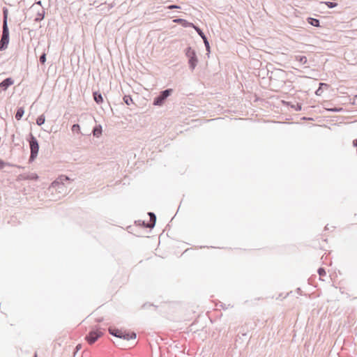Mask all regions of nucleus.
I'll return each mask as SVG.
<instances>
[{
  "label": "nucleus",
  "mask_w": 357,
  "mask_h": 357,
  "mask_svg": "<svg viewBox=\"0 0 357 357\" xmlns=\"http://www.w3.org/2000/svg\"><path fill=\"white\" fill-rule=\"evenodd\" d=\"M70 178L64 175L60 176L56 180L52 183L49 188V191L52 193L58 192L59 195H65L67 192V187L65 182L69 181Z\"/></svg>",
  "instance_id": "obj_1"
},
{
  "label": "nucleus",
  "mask_w": 357,
  "mask_h": 357,
  "mask_svg": "<svg viewBox=\"0 0 357 357\" xmlns=\"http://www.w3.org/2000/svg\"><path fill=\"white\" fill-rule=\"evenodd\" d=\"M3 31L2 36L0 40V50H5L8 47L9 43V30L8 27V10L4 8L3 10Z\"/></svg>",
  "instance_id": "obj_2"
},
{
  "label": "nucleus",
  "mask_w": 357,
  "mask_h": 357,
  "mask_svg": "<svg viewBox=\"0 0 357 357\" xmlns=\"http://www.w3.org/2000/svg\"><path fill=\"white\" fill-rule=\"evenodd\" d=\"M29 146L31 150L29 160L33 161L38 155L39 144L37 139L32 134H30Z\"/></svg>",
  "instance_id": "obj_3"
},
{
  "label": "nucleus",
  "mask_w": 357,
  "mask_h": 357,
  "mask_svg": "<svg viewBox=\"0 0 357 357\" xmlns=\"http://www.w3.org/2000/svg\"><path fill=\"white\" fill-rule=\"evenodd\" d=\"M185 55L188 58L190 68L194 70L198 62L195 51L190 47H188L185 50Z\"/></svg>",
  "instance_id": "obj_4"
},
{
  "label": "nucleus",
  "mask_w": 357,
  "mask_h": 357,
  "mask_svg": "<svg viewBox=\"0 0 357 357\" xmlns=\"http://www.w3.org/2000/svg\"><path fill=\"white\" fill-rule=\"evenodd\" d=\"M148 215L150 217L149 221L148 222H145L144 220H137L135 221V224L138 226L143 227L144 228H153L156 221V216L154 213L149 212Z\"/></svg>",
  "instance_id": "obj_5"
},
{
  "label": "nucleus",
  "mask_w": 357,
  "mask_h": 357,
  "mask_svg": "<svg viewBox=\"0 0 357 357\" xmlns=\"http://www.w3.org/2000/svg\"><path fill=\"white\" fill-rule=\"evenodd\" d=\"M102 335V333L99 330L92 331L89 333V335L86 337V339L88 342L91 344L94 343Z\"/></svg>",
  "instance_id": "obj_6"
},
{
  "label": "nucleus",
  "mask_w": 357,
  "mask_h": 357,
  "mask_svg": "<svg viewBox=\"0 0 357 357\" xmlns=\"http://www.w3.org/2000/svg\"><path fill=\"white\" fill-rule=\"evenodd\" d=\"M173 90L168 89L160 92L158 96V106L162 105L164 101L172 94Z\"/></svg>",
  "instance_id": "obj_7"
},
{
  "label": "nucleus",
  "mask_w": 357,
  "mask_h": 357,
  "mask_svg": "<svg viewBox=\"0 0 357 357\" xmlns=\"http://www.w3.org/2000/svg\"><path fill=\"white\" fill-rule=\"evenodd\" d=\"M13 80L12 78H6L3 81L0 83V87L3 90H6L10 86L13 84Z\"/></svg>",
  "instance_id": "obj_8"
},
{
  "label": "nucleus",
  "mask_w": 357,
  "mask_h": 357,
  "mask_svg": "<svg viewBox=\"0 0 357 357\" xmlns=\"http://www.w3.org/2000/svg\"><path fill=\"white\" fill-rule=\"evenodd\" d=\"M119 338H123V340H132V339L136 338V334L135 333H128L122 331V334L120 335Z\"/></svg>",
  "instance_id": "obj_9"
},
{
  "label": "nucleus",
  "mask_w": 357,
  "mask_h": 357,
  "mask_svg": "<svg viewBox=\"0 0 357 357\" xmlns=\"http://www.w3.org/2000/svg\"><path fill=\"white\" fill-rule=\"evenodd\" d=\"M174 22L176 23L181 24L182 26H183L185 27H192V26L194 25L192 23L186 21L185 20L181 19V18L176 19L174 20Z\"/></svg>",
  "instance_id": "obj_10"
},
{
  "label": "nucleus",
  "mask_w": 357,
  "mask_h": 357,
  "mask_svg": "<svg viewBox=\"0 0 357 357\" xmlns=\"http://www.w3.org/2000/svg\"><path fill=\"white\" fill-rule=\"evenodd\" d=\"M307 22L310 24H311L313 26L319 27V20L315 18L312 17H308Z\"/></svg>",
  "instance_id": "obj_11"
},
{
  "label": "nucleus",
  "mask_w": 357,
  "mask_h": 357,
  "mask_svg": "<svg viewBox=\"0 0 357 357\" xmlns=\"http://www.w3.org/2000/svg\"><path fill=\"white\" fill-rule=\"evenodd\" d=\"M295 59L303 65L307 63V59L305 56L296 55L295 56Z\"/></svg>",
  "instance_id": "obj_12"
},
{
  "label": "nucleus",
  "mask_w": 357,
  "mask_h": 357,
  "mask_svg": "<svg viewBox=\"0 0 357 357\" xmlns=\"http://www.w3.org/2000/svg\"><path fill=\"white\" fill-rule=\"evenodd\" d=\"M45 17V10L43 8L41 9L40 11H38L37 16L35 18L36 22L41 21Z\"/></svg>",
  "instance_id": "obj_13"
},
{
  "label": "nucleus",
  "mask_w": 357,
  "mask_h": 357,
  "mask_svg": "<svg viewBox=\"0 0 357 357\" xmlns=\"http://www.w3.org/2000/svg\"><path fill=\"white\" fill-rule=\"evenodd\" d=\"M93 95L94 100L97 103L99 104V103H101L103 101L102 96V95L100 93L94 92Z\"/></svg>",
  "instance_id": "obj_14"
},
{
  "label": "nucleus",
  "mask_w": 357,
  "mask_h": 357,
  "mask_svg": "<svg viewBox=\"0 0 357 357\" xmlns=\"http://www.w3.org/2000/svg\"><path fill=\"white\" fill-rule=\"evenodd\" d=\"M102 133V127L100 126H96L93 130V134L95 137H98Z\"/></svg>",
  "instance_id": "obj_15"
},
{
  "label": "nucleus",
  "mask_w": 357,
  "mask_h": 357,
  "mask_svg": "<svg viewBox=\"0 0 357 357\" xmlns=\"http://www.w3.org/2000/svg\"><path fill=\"white\" fill-rule=\"evenodd\" d=\"M24 114V110L23 107L18 108L17 110V112L15 114L16 119L17 120L21 119V118L22 117Z\"/></svg>",
  "instance_id": "obj_16"
},
{
  "label": "nucleus",
  "mask_w": 357,
  "mask_h": 357,
  "mask_svg": "<svg viewBox=\"0 0 357 357\" xmlns=\"http://www.w3.org/2000/svg\"><path fill=\"white\" fill-rule=\"evenodd\" d=\"M109 333L114 336H116L117 337H120V335L122 334V331H119L118 329H112L110 328L109 330Z\"/></svg>",
  "instance_id": "obj_17"
},
{
  "label": "nucleus",
  "mask_w": 357,
  "mask_h": 357,
  "mask_svg": "<svg viewBox=\"0 0 357 357\" xmlns=\"http://www.w3.org/2000/svg\"><path fill=\"white\" fill-rule=\"evenodd\" d=\"M45 121V116L43 114L39 116L37 119H36V123L38 125V126H41L43 125Z\"/></svg>",
  "instance_id": "obj_18"
},
{
  "label": "nucleus",
  "mask_w": 357,
  "mask_h": 357,
  "mask_svg": "<svg viewBox=\"0 0 357 357\" xmlns=\"http://www.w3.org/2000/svg\"><path fill=\"white\" fill-rule=\"evenodd\" d=\"M158 8L160 9L159 11H162L163 10V8H168V9H174V8H180V6H176V5H170V6H168L167 7H165V6H159L158 7Z\"/></svg>",
  "instance_id": "obj_19"
},
{
  "label": "nucleus",
  "mask_w": 357,
  "mask_h": 357,
  "mask_svg": "<svg viewBox=\"0 0 357 357\" xmlns=\"http://www.w3.org/2000/svg\"><path fill=\"white\" fill-rule=\"evenodd\" d=\"M123 100L127 105H130L131 103H132V99L129 96H125L123 97Z\"/></svg>",
  "instance_id": "obj_20"
},
{
  "label": "nucleus",
  "mask_w": 357,
  "mask_h": 357,
  "mask_svg": "<svg viewBox=\"0 0 357 357\" xmlns=\"http://www.w3.org/2000/svg\"><path fill=\"white\" fill-rule=\"evenodd\" d=\"M324 3L330 8H335L337 6V3L332 1H326Z\"/></svg>",
  "instance_id": "obj_21"
},
{
  "label": "nucleus",
  "mask_w": 357,
  "mask_h": 357,
  "mask_svg": "<svg viewBox=\"0 0 357 357\" xmlns=\"http://www.w3.org/2000/svg\"><path fill=\"white\" fill-rule=\"evenodd\" d=\"M192 28L195 29V30L197 31V33L199 34L200 37L204 36V33L198 26L193 25Z\"/></svg>",
  "instance_id": "obj_22"
},
{
  "label": "nucleus",
  "mask_w": 357,
  "mask_h": 357,
  "mask_svg": "<svg viewBox=\"0 0 357 357\" xmlns=\"http://www.w3.org/2000/svg\"><path fill=\"white\" fill-rule=\"evenodd\" d=\"M71 130L73 132H79L80 131V127L78 124H74L72 128H71Z\"/></svg>",
  "instance_id": "obj_23"
},
{
  "label": "nucleus",
  "mask_w": 357,
  "mask_h": 357,
  "mask_svg": "<svg viewBox=\"0 0 357 357\" xmlns=\"http://www.w3.org/2000/svg\"><path fill=\"white\" fill-rule=\"evenodd\" d=\"M46 61V54L43 52L42 55L40 56V62L42 64H44Z\"/></svg>",
  "instance_id": "obj_24"
},
{
  "label": "nucleus",
  "mask_w": 357,
  "mask_h": 357,
  "mask_svg": "<svg viewBox=\"0 0 357 357\" xmlns=\"http://www.w3.org/2000/svg\"><path fill=\"white\" fill-rule=\"evenodd\" d=\"M27 178L31 179V180H37L38 178V176L36 174L33 173V174H30L29 176H28Z\"/></svg>",
  "instance_id": "obj_25"
},
{
  "label": "nucleus",
  "mask_w": 357,
  "mask_h": 357,
  "mask_svg": "<svg viewBox=\"0 0 357 357\" xmlns=\"http://www.w3.org/2000/svg\"><path fill=\"white\" fill-rule=\"evenodd\" d=\"M318 273L320 276L326 275V271L323 268H319L318 269Z\"/></svg>",
  "instance_id": "obj_26"
},
{
  "label": "nucleus",
  "mask_w": 357,
  "mask_h": 357,
  "mask_svg": "<svg viewBox=\"0 0 357 357\" xmlns=\"http://www.w3.org/2000/svg\"><path fill=\"white\" fill-rule=\"evenodd\" d=\"M5 165H7V163L0 160V169H3L5 167ZM8 165H9L8 164Z\"/></svg>",
  "instance_id": "obj_27"
},
{
  "label": "nucleus",
  "mask_w": 357,
  "mask_h": 357,
  "mask_svg": "<svg viewBox=\"0 0 357 357\" xmlns=\"http://www.w3.org/2000/svg\"><path fill=\"white\" fill-rule=\"evenodd\" d=\"M315 93L317 96H321L322 93V90L321 87H319V89L315 91Z\"/></svg>",
  "instance_id": "obj_28"
},
{
  "label": "nucleus",
  "mask_w": 357,
  "mask_h": 357,
  "mask_svg": "<svg viewBox=\"0 0 357 357\" xmlns=\"http://www.w3.org/2000/svg\"><path fill=\"white\" fill-rule=\"evenodd\" d=\"M204 45H205L206 50H207V52H210V45H209L208 41L205 43Z\"/></svg>",
  "instance_id": "obj_29"
},
{
  "label": "nucleus",
  "mask_w": 357,
  "mask_h": 357,
  "mask_svg": "<svg viewBox=\"0 0 357 357\" xmlns=\"http://www.w3.org/2000/svg\"><path fill=\"white\" fill-rule=\"evenodd\" d=\"M342 109V108H333V109H331L330 110L332 112H340Z\"/></svg>",
  "instance_id": "obj_30"
},
{
  "label": "nucleus",
  "mask_w": 357,
  "mask_h": 357,
  "mask_svg": "<svg viewBox=\"0 0 357 357\" xmlns=\"http://www.w3.org/2000/svg\"><path fill=\"white\" fill-rule=\"evenodd\" d=\"M201 38H202V40L204 41V43H205L208 41L207 38H206V36H205V34L204 35V36H202Z\"/></svg>",
  "instance_id": "obj_31"
},
{
  "label": "nucleus",
  "mask_w": 357,
  "mask_h": 357,
  "mask_svg": "<svg viewBox=\"0 0 357 357\" xmlns=\"http://www.w3.org/2000/svg\"><path fill=\"white\" fill-rule=\"evenodd\" d=\"M147 306L151 307V306H153V305L152 304L145 303V304L143 305L142 307L143 308H146Z\"/></svg>",
  "instance_id": "obj_32"
},
{
  "label": "nucleus",
  "mask_w": 357,
  "mask_h": 357,
  "mask_svg": "<svg viewBox=\"0 0 357 357\" xmlns=\"http://www.w3.org/2000/svg\"><path fill=\"white\" fill-rule=\"evenodd\" d=\"M324 86H328V84H325V83H319V87H324Z\"/></svg>",
  "instance_id": "obj_33"
},
{
  "label": "nucleus",
  "mask_w": 357,
  "mask_h": 357,
  "mask_svg": "<svg viewBox=\"0 0 357 357\" xmlns=\"http://www.w3.org/2000/svg\"><path fill=\"white\" fill-rule=\"evenodd\" d=\"M153 105H156V97L153 98Z\"/></svg>",
  "instance_id": "obj_34"
},
{
  "label": "nucleus",
  "mask_w": 357,
  "mask_h": 357,
  "mask_svg": "<svg viewBox=\"0 0 357 357\" xmlns=\"http://www.w3.org/2000/svg\"><path fill=\"white\" fill-rule=\"evenodd\" d=\"M353 144L354 146H357V139L354 140Z\"/></svg>",
  "instance_id": "obj_35"
},
{
  "label": "nucleus",
  "mask_w": 357,
  "mask_h": 357,
  "mask_svg": "<svg viewBox=\"0 0 357 357\" xmlns=\"http://www.w3.org/2000/svg\"><path fill=\"white\" fill-rule=\"evenodd\" d=\"M301 106L298 105L296 110H301Z\"/></svg>",
  "instance_id": "obj_36"
},
{
  "label": "nucleus",
  "mask_w": 357,
  "mask_h": 357,
  "mask_svg": "<svg viewBox=\"0 0 357 357\" xmlns=\"http://www.w3.org/2000/svg\"><path fill=\"white\" fill-rule=\"evenodd\" d=\"M36 3H37V4L40 5V4H41V1H38Z\"/></svg>",
  "instance_id": "obj_37"
},
{
  "label": "nucleus",
  "mask_w": 357,
  "mask_h": 357,
  "mask_svg": "<svg viewBox=\"0 0 357 357\" xmlns=\"http://www.w3.org/2000/svg\"><path fill=\"white\" fill-rule=\"evenodd\" d=\"M80 347V345L77 346V349L78 350Z\"/></svg>",
  "instance_id": "obj_38"
},
{
  "label": "nucleus",
  "mask_w": 357,
  "mask_h": 357,
  "mask_svg": "<svg viewBox=\"0 0 357 357\" xmlns=\"http://www.w3.org/2000/svg\"><path fill=\"white\" fill-rule=\"evenodd\" d=\"M34 357H37V354H35Z\"/></svg>",
  "instance_id": "obj_39"
}]
</instances>
